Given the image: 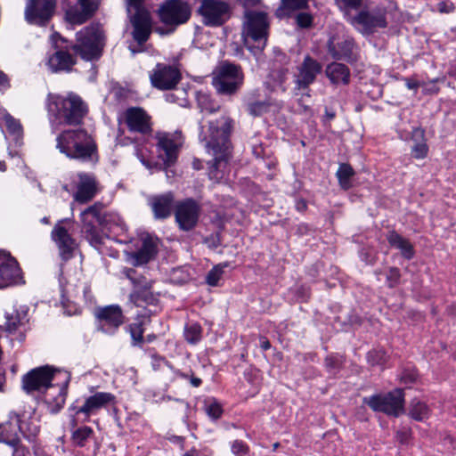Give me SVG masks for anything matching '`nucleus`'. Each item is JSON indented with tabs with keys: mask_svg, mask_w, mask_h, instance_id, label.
Returning a JSON list of instances; mask_svg holds the SVG:
<instances>
[{
	"mask_svg": "<svg viewBox=\"0 0 456 456\" xmlns=\"http://www.w3.org/2000/svg\"><path fill=\"white\" fill-rule=\"evenodd\" d=\"M70 375L65 370L40 367L32 370L22 379V387L27 393L48 388L45 401L51 412L59 411L64 405Z\"/></svg>",
	"mask_w": 456,
	"mask_h": 456,
	"instance_id": "obj_1",
	"label": "nucleus"
},
{
	"mask_svg": "<svg viewBox=\"0 0 456 456\" xmlns=\"http://www.w3.org/2000/svg\"><path fill=\"white\" fill-rule=\"evenodd\" d=\"M233 127V121L226 116L216 119L207 120V124H200V138L206 142V148L214 157V168L210 171L212 178L220 180L218 169L225 167L230 155V134Z\"/></svg>",
	"mask_w": 456,
	"mask_h": 456,
	"instance_id": "obj_2",
	"label": "nucleus"
},
{
	"mask_svg": "<svg viewBox=\"0 0 456 456\" xmlns=\"http://www.w3.org/2000/svg\"><path fill=\"white\" fill-rule=\"evenodd\" d=\"M47 109L55 121L69 126L81 124L88 111L86 102L74 93L65 95L49 94Z\"/></svg>",
	"mask_w": 456,
	"mask_h": 456,
	"instance_id": "obj_3",
	"label": "nucleus"
},
{
	"mask_svg": "<svg viewBox=\"0 0 456 456\" xmlns=\"http://www.w3.org/2000/svg\"><path fill=\"white\" fill-rule=\"evenodd\" d=\"M56 148L67 158L80 161L92 160L96 151L93 137L82 128L61 131L56 136Z\"/></svg>",
	"mask_w": 456,
	"mask_h": 456,
	"instance_id": "obj_4",
	"label": "nucleus"
},
{
	"mask_svg": "<svg viewBox=\"0 0 456 456\" xmlns=\"http://www.w3.org/2000/svg\"><path fill=\"white\" fill-rule=\"evenodd\" d=\"M269 19L265 9L247 10L244 12L242 36L245 45L252 50H263L266 45Z\"/></svg>",
	"mask_w": 456,
	"mask_h": 456,
	"instance_id": "obj_5",
	"label": "nucleus"
},
{
	"mask_svg": "<svg viewBox=\"0 0 456 456\" xmlns=\"http://www.w3.org/2000/svg\"><path fill=\"white\" fill-rule=\"evenodd\" d=\"M243 80L244 76L239 66L224 62L214 70L212 85L221 94H233L242 86Z\"/></svg>",
	"mask_w": 456,
	"mask_h": 456,
	"instance_id": "obj_6",
	"label": "nucleus"
},
{
	"mask_svg": "<svg viewBox=\"0 0 456 456\" xmlns=\"http://www.w3.org/2000/svg\"><path fill=\"white\" fill-rule=\"evenodd\" d=\"M103 47L102 32L94 27H87L77 35V43L72 46L74 52L86 61L98 59Z\"/></svg>",
	"mask_w": 456,
	"mask_h": 456,
	"instance_id": "obj_7",
	"label": "nucleus"
},
{
	"mask_svg": "<svg viewBox=\"0 0 456 456\" xmlns=\"http://www.w3.org/2000/svg\"><path fill=\"white\" fill-rule=\"evenodd\" d=\"M198 12L202 17L204 25L219 27L230 19L232 7L223 0H200Z\"/></svg>",
	"mask_w": 456,
	"mask_h": 456,
	"instance_id": "obj_8",
	"label": "nucleus"
},
{
	"mask_svg": "<svg viewBox=\"0 0 456 456\" xmlns=\"http://www.w3.org/2000/svg\"><path fill=\"white\" fill-rule=\"evenodd\" d=\"M158 14L160 21L173 31L177 26L188 21L191 10L183 1L167 0L160 5Z\"/></svg>",
	"mask_w": 456,
	"mask_h": 456,
	"instance_id": "obj_9",
	"label": "nucleus"
},
{
	"mask_svg": "<svg viewBox=\"0 0 456 456\" xmlns=\"http://www.w3.org/2000/svg\"><path fill=\"white\" fill-rule=\"evenodd\" d=\"M200 213L201 207L193 199L177 201L174 207L175 223L183 232L191 231L197 226Z\"/></svg>",
	"mask_w": 456,
	"mask_h": 456,
	"instance_id": "obj_10",
	"label": "nucleus"
},
{
	"mask_svg": "<svg viewBox=\"0 0 456 456\" xmlns=\"http://www.w3.org/2000/svg\"><path fill=\"white\" fill-rule=\"evenodd\" d=\"M373 411L398 416L403 411V393L395 389L387 395H376L363 399Z\"/></svg>",
	"mask_w": 456,
	"mask_h": 456,
	"instance_id": "obj_11",
	"label": "nucleus"
},
{
	"mask_svg": "<svg viewBox=\"0 0 456 456\" xmlns=\"http://www.w3.org/2000/svg\"><path fill=\"white\" fill-rule=\"evenodd\" d=\"M102 205L95 203L85 209L81 215L82 232L89 243L97 247L102 243V237L95 226V223L102 224L103 216L101 215Z\"/></svg>",
	"mask_w": 456,
	"mask_h": 456,
	"instance_id": "obj_12",
	"label": "nucleus"
},
{
	"mask_svg": "<svg viewBox=\"0 0 456 456\" xmlns=\"http://www.w3.org/2000/svg\"><path fill=\"white\" fill-rule=\"evenodd\" d=\"M67 20L71 24L86 22L97 8L96 0H62Z\"/></svg>",
	"mask_w": 456,
	"mask_h": 456,
	"instance_id": "obj_13",
	"label": "nucleus"
},
{
	"mask_svg": "<svg viewBox=\"0 0 456 456\" xmlns=\"http://www.w3.org/2000/svg\"><path fill=\"white\" fill-rule=\"evenodd\" d=\"M55 6L56 0H28L25 19L30 24L43 26L53 15Z\"/></svg>",
	"mask_w": 456,
	"mask_h": 456,
	"instance_id": "obj_14",
	"label": "nucleus"
},
{
	"mask_svg": "<svg viewBox=\"0 0 456 456\" xmlns=\"http://www.w3.org/2000/svg\"><path fill=\"white\" fill-rule=\"evenodd\" d=\"M119 122H124L130 132L148 134L151 132V117L141 107L126 109Z\"/></svg>",
	"mask_w": 456,
	"mask_h": 456,
	"instance_id": "obj_15",
	"label": "nucleus"
},
{
	"mask_svg": "<svg viewBox=\"0 0 456 456\" xmlns=\"http://www.w3.org/2000/svg\"><path fill=\"white\" fill-rule=\"evenodd\" d=\"M71 183L76 189L73 199L80 204L91 201L98 191L96 179L92 174L85 172L77 173L72 177Z\"/></svg>",
	"mask_w": 456,
	"mask_h": 456,
	"instance_id": "obj_16",
	"label": "nucleus"
},
{
	"mask_svg": "<svg viewBox=\"0 0 456 456\" xmlns=\"http://www.w3.org/2000/svg\"><path fill=\"white\" fill-rule=\"evenodd\" d=\"M151 85L160 90L173 89L180 81L179 70L169 65L158 63L150 75Z\"/></svg>",
	"mask_w": 456,
	"mask_h": 456,
	"instance_id": "obj_17",
	"label": "nucleus"
},
{
	"mask_svg": "<svg viewBox=\"0 0 456 456\" xmlns=\"http://www.w3.org/2000/svg\"><path fill=\"white\" fill-rule=\"evenodd\" d=\"M99 321V330L106 334H113L124 322V315L120 306L117 305L100 307L95 311Z\"/></svg>",
	"mask_w": 456,
	"mask_h": 456,
	"instance_id": "obj_18",
	"label": "nucleus"
},
{
	"mask_svg": "<svg viewBox=\"0 0 456 456\" xmlns=\"http://www.w3.org/2000/svg\"><path fill=\"white\" fill-rule=\"evenodd\" d=\"M125 273L135 288L134 291L130 295V301L137 306H142V303H152L154 301V296L151 292V289L153 281L142 276L136 278L134 276L135 271L133 269L126 270Z\"/></svg>",
	"mask_w": 456,
	"mask_h": 456,
	"instance_id": "obj_19",
	"label": "nucleus"
},
{
	"mask_svg": "<svg viewBox=\"0 0 456 456\" xmlns=\"http://www.w3.org/2000/svg\"><path fill=\"white\" fill-rule=\"evenodd\" d=\"M322 64L310 56H305L303 62L297 67L295 75L296 90H305L313 84L318 74L322 71Z\"/></svg>",
	"mask_w": 456,
	"mask_h": 456,
	"instance_id": "obj_20",
	"label": "nucleus"
},
{
	"mask_svg": "<svg viewBox=\"0 0 456 456\" xmlns=\"http://www.w3.org/2000/svg\"><path fill=\"white\" fill-rule=\"evenodd\" d=\"M21 270L14 257L0 252V288L23 283Z\"/></svg>",
	"mask_w": 456,
	"mask_h": 456,
	"instance_id": "obj_21",
	"label": "nucleus"
},
{
	"mask_svg": "<svg viewBox=\"0 0 456 456\" xmlns=\"http://www.w3.org/2000/svg\"><path fill=\"white\" fill-rule=\"evenodd\" d=\"M68 220L58 222L52 231V238L57 244L61 257L68 260L72 257L77 244L69 233V230L64 226Z\"/></svg>",
	"mask_w": 456,
	"mask_h": 456,
	"instance_id": "obj_22",
	"label": "nucleus"
},
{
	"mask_svg": "<svg viewBox=\"0 0 456 456\" xmlns=\"http://www.w3.org/2000/svg\"><path fill=\"white\" fill-rule=\"evenodd\" d=\"M328 53L336 60H350L354 57V40L344 34H336L327 42Z\"/></svg>",
	"mask_w": 456,
	"mask_h": 456,
	"instance_id": "obj_23",
	"label": "nucleus"
},
{
	"mask_svg": "<svg viewBox=\"0 0 456 456\" xmlns=\"http://www.w3.org/2000/svg\"><path fill=\"white\" fill-rule=\"evenodd\" d=\"M354 26H361L365 33H370L378 28L387 27L384 12H361L355 17L350 19Z\"/></svg>",
	"mask_w": 456,
	"mask_h": 456,
	"instance_id": "obj_24",
	"label": "nucleus"
},
{
	"mask_svg": "<svg viewBox=\"0 0 456 456\" xmlns=\"http://www.w3.org/2000/svg\"><path fill=\"white\" fill-rule=\"evenodd\" d=\"M175 197L170 191L149 197L148 203L156 219H166L170 216L174 209Z\"/></svg>",
	"mask_w": 456,
	"mask_h": 456,
	"instance_id": "obj_25",
	"label": "nucleus"
},
{
	"mask_svg": "<svg viewBox=\"0 0 456 456\" xmlns=\"http://www.w3.org/2000/svg\"><path fill=\"white\" fill-rule=\"evenodd\" d=\"M12 420L14 425L19 427L20 433L28 439L36 437L39 433L38 420L32 411L12 412Z\"/></svg>",
	"mask_w": 456,
	"mask_h": 456,
	"instance_id": "obj_26",
	"label": "nucleus"
},
{
	"mask_svg": "<svg viewBox=\"0 0 456 456\" xmlns=\"http://www.w3.org/2000/svg\"><path fill=\"white\" fill-rule=\"evenodd\" d=\"M114 395L110 393L99 392L88 397L84 405L76 410V414H84L86 419L102 407L107 405L114 400Z\"/></svg>",
	"mask_w": 456,
	"mask_h": 456,
	"instance_id": "obj_27",
	"label": "nucleus"
},
{
	"mask_svg": "<svg viewBox=\"0 0 456 456\" xmlns=\"http://www.w3.org/2000/svg\"><path fill=\"white\" fill-rule=\"evenodd\" d=\"M157 139L159 157L166 166L172 165L177 158L176 143L172 136L167 134H159Z\"/></svg>",
	"mask_w": 456,
	"mask_h": 456,
	"instance_id": "obj_28",
	"label": "nucleus"
},
{
	"mask_svg": "<svg viewBox=\"0 0 456 456\" xmlns=\"http://www.w3.org/2000/svg\"><path fill=\"white\" fill-rule=\"evenodd\" d=\"M134 26V39L140 45L146 42L151 34V20L148 12H142L139 15L130 16Z\"/></svg>",
	"mask_w": 456,
	"mask_h": 456,
	"instance_id": "obj_29",
	"label": "nucleus"
},
{
	"mask_svg": "<svg viewBox=\"0 0 456 456\" xmlns=\"http://www.w3.org/2000/svg\"><path fill=\"white\" fill-rule=\"evenodd\" d=\"M157 253L156 240L150 236L142 239V245L136 252L130 254V258L134 265H141L151 261Z\"/></svg>",
	"mask_w": 456,
	"mask_h": 456,
	"instance_id": "obj_30",
	"label": "nucleus"
},
{
	"mask_svg": "<svg viewBox=\"0 0 456 456\" xmlns=\"http://www.w3.org/2000/svg\"><path fill=\"white\" fill-rule=\"evenodd\" d=\"M76 60L66 51H57L47 61V65L52 72L69 71L75 65Z\"/></svg>",
	"mask_w": 456,
	"mask_h": 456,
	"instance_id": "obj_31",
	"label": "nucleus"
},
{
	"mask_svg": "<svg viewBox=\"0 0 456 456\" xmlns=\"http://www.w3.org/2000/svg\"><path fill=\"white\" fill-rule=\"evenodd\" d=\"M325 73L330 82L335 85H347L350 81V70L342 63L333 62L329 64L326 67Z\"/></svg>",
	"mask_w": 456,
	"mask_h": 456,
	"instance_id": "obj_32",
	"label": "nucleus"
},
{
	"mask_svg": "<svg viewBox=\"0 0 456 456\" xmlns=\"http://www.w3.org/2000/svg\"><path fill=\"white\" fill-rule=\"evenodd\" d=\"M19 427L14 425L12 420V412L9 416V420L0 425V442L6 443L12 446H18Z\"/></svg>",
	"mask_w": 456,
	"mask_h": 456,
	"instance_id": "obj_33",
	"label": "nucleus"
},
{
	"mask_svg": "<svg viewBox=\"0 0 456 456\" xmlns=\"http://www.w3.org/2000/svg\"><path fill=\"white\" fill-rule=\"evenodd\" d=\"M387 239L392 247L401 251V254L403 257L406 259H411L413 257V246L407 239L402 237L400 234L394 231L387 234Z\"/></svg>",
	"mask_w": 456,
	"mask_h": 456,
	"instance_id": "obj_34",
	"label": "nucleus"
},
{
	"mask_svg": "<svg viewBox=\"0 0 456 456\" xmlns=\"http://www.w3.org/2000/svg\"><path fill=\"white\" fill-rule=\"evenodd\" d=\"M414 144L411 147V155L414 159H421L427 157L428 147L425 140V132L420 128H414L411 133Z\"/></svg>",
	"mask_w": 456,
	"mask_h": 456,
	"instance_id": "obj_35",
	"label": "nucleus"
},
{
	"mask_svg": "<svg viewBox=\"0 0 456 456\" xmlns=\"http://www.w3.org/2000/svg\"><path fill=\"white\" fill-rule=\"evenodd\" d=\"M338 183L343 190H348L353 186L354 171L348 164H341L336 173Z\"/></svg>",
	"mask_w": 456,
	"mask_h": 456,
	"instance_id": "obj_36",
	"label": "nucleus"
},
{
	"mask_svg": "<svg viewBox=\"0 0 456 456\" xmlns=\"http://www.w3.org/2000/svg\"><path fill=\"white\" fill-rule=\"evenodd\" d=\"M409 414L413 419L417 421H423L428 419L430 415V409L425 403L414 399L411 403Z\"/></svg>",
	"mask_w": 456,
	"mask_h": 456,
	"instance_id": "obj_37",
	"label": "nucleus"
},
{
	"mask_svg": "<svg viewBox=\"0 0 456 456\" xmlns=\"http://www.w3.org/2000/svg\"><path fill=\"white\" fill-rule=\"evenodd\" d=\"M308 0H281V6L277 10V15L283 17L290 12L305 8Z\"/></svg>",
	"mask_w": 456,
	"mask_h": 456,
	"instance_id": "obj_38",
	"label": "nucleus"
},
{
	"mask_svg": "<svg viewBox=\"0 0 456 456\" xmlns=\"http://www.w3.org/2000/svg\"><path fill=\"white\" fill-rule=\"evenodd\" d=\"M1 119L7 131L15 138H19L22 135V126L19 120L15 119L8 113H3Z\"/></svg>",
	"mask_w": 456,
	"mask_h": 456,
	"instance_id": "obj_39",
	"label": "nucleus"
},
{
	"mask_svg": "<svg viewBox=\"0 0 456 456\" xmlns=\"http://www.w3.org/2000/svg\"><path fill=\"white\" fill-rule=\"evenodd\" d=\"M197 102L201 111L212 113L219 109V105L213 102L210 96L205 93L197 94Z\"/></svg>",
	"mask_w": 456,
	"mask_h": 456,
	"instance_id": "obj_40",
	"label": "nucleus"
},
{
	"mask_svg": "<svg viewBox=\"0 0 456 456\" xmlns=\"http://www.w3.org/2000/svg\"><path fill=\"white\" fill-rule=\"evenodd\" d=\"M204 411L212 419H217L223 414V407L221 403L214 398H210L205 401Z\"/></svg>",
	"mask_w": 456,
	"mask_h": 456,
	"instance_id": "obj_41",
	"label": "nucleus"
},
{
	"mask_svg": "<svg viewBox=\"0 0 456 456\" xmlns=\"http://www.w3.org/2000/svg\"><path fill=\"white\" fill-rule=\"evenodd\" d=\"M226 266H227L226 264L217 265L214 266L207 274V277H206L207 283L210 286H216L224 273V268Z\"/></svg>",
	"mask_w": 456,
	"mask_h": 456,
	"instance_id": "obj_42",
	"label": "nucleus"
},
{
	"mask_svg": "<svg viewBox=\"0 0 456 456\" xmlns=\"http://www.w3.org/2000/svg\"><path fill=\"white\" fill-rule=\"evenodd\" d=\"M129 332L134 346H141L143 342V328L142 322L133 323L129 326Z\"/></svg>",
	"mask_w": 456,
	"mask_h": 456,
	"instance_id": "obj_43",
	"label": "nucleus"
},
{
	"mask_svg": "<svg viewBox=\"0 0 456 456\" xmlns=\"http://www.w3.org/2000/svg\"><path fill=\"white\" fill-rule=\"evenodd\" d=\"M185 339L191 344L197 343L201 338V328L198 324H191L185 328Z\"/></svg>",
	"mask_w": 456,
	"mask_h": 456,
	"instance_id": "obj_44",
	"label": "nucleus"
},
{
	"mask_svg": "<svg viewBox=\"0 0 456 456\" xmlns=\"http://www.w3.org/2000/svg\"><path fill=\"white\" fill-rule=\"evenodd\" d=\"M93 430L89 427H83L77 429L73 435L72 439L74 443L79 446H83L87 438L92 435Z\"/></svg>",
	"mask_w": 456,
	"mask_h": 456,
	"instance_id": "obj_45",
	"label": "nucleus"
},
{
	"mask_svg": "<svg viewBox=\"0 0 456 456\" xmlns=\"http://www.w3.org/2000/svg\"><path fill=\"white\" fill-rule=\"evenodd\" d=\"M273 107L270 102H256L248 105V111L253 116H260Z\"/></svg>",
	"mask_w": 456,
	"mask_h": 456,
	"instance_id": "obj_46",
	"label": "nucleus"
},
{
	"mask_svg": "<svg viewBox=\"0 0 456 456\" xmlns=\"http://www.w3.org/2000/svg\"><path fill=\"white\" fill-rule=\"evenodd\" d=\"M143 0H128L127 2V12L130 16L139 15L142 12H148L142 7Z\"/></svg>",
	"mask_w": 456,
	"mask_h": 456,
	"instance_id": "obj_47",
	"label": "nucleus"
},
{
	"mask_svg": "<svg viewBox=\"0 0 456 456\" xmlns=\"http://www.w3.org/2000/svg\"><path fill=\"white\" fill-rule=\"evenodd\" d=\"M296 20L300 28H309L313 22V17L306 12H300L296 16Z\"/></svg>",
	"mask_w": 456,
	"mask_h": 456,
	"instance_id": "obj_48",
	"label": "nucleus"
},
{
	"mask_svg": "<svg viewBox=\"0 0 456 456\" xmlns=\"http://www.w3.org/2000/svg\"><path fill=\"white\" fill-rule=\"evenodd\" d=\"M368 359L372 364H383L386 362V354L383 351H372L369 353Z\"/></svg>",
	"mask_w": 456,
	"mask_h": 456,
	"instance_id": "obj_49",
	"label": "nucleus"
},
{
	"mask_svg": "<svg viewBox=\"0 0 456 456\" xmlns=\"http://www.w3.org/2000/svg\"><path fill=\"white\" fill-rule=\"evenodd\" d=\"M22 324V320L19 319L17 315L12 314L7 318L5 327L9 332H12L18 330V328Z\"/></svg>",
	"mask_w": 456,
	"mask_h": 456,
	"instance_id": "obj_50",
	"label": "nucleus"
},
{
	"mask_svg": "<svg viewBox=\"0 0 456 456\" xmlns=\"http://www.w3.org/2000/svg\"><path fill=\"white\" fill-rule=\"evenodd\" d=\"M243 4L245 11L256 10V9H265L261 0H240Z\"/></svg>",
	"mask_w": 456,
	"mask_h": 456,
	"instance_id": "obj_51",
	"label": "nucleus"
},
{
	"mask_svg": "<svg viewBox=\"0 0 456 456\" xmlns=\"http://www.w3.org/2000/svg\"><path fill=\"white\" fill-rule=\"evenodd\" d=\"M341 8L347 9H357L362 4V0H338Z\"/></svg>",
	"mask_w": 456,
	"mask_h": 456,
	"instance_id": "obj_52",
	"label": "nucleus"
},
{
	"mask_svg": "<svg viewBox=\"0 0 456 456\" xmlns=\"http://www.w3.org/2000/svg\"><path fill=\"white\" fill-rule=\"evenodd\" d=\"M400 278V272L397 268H390L387 273V281L389 282V286H395Z\"/></svg>",
	"mask_w": 456,
	"mask_h": 456,
	"instance_id": "obj_53",
	"label": "nucleus"
},
{
	"mask_svg": "<svg viewBox=\"0 0 456 456\" xmlns=\"http://www.w3.org/2000/svg\"><path fill=\"white\" fill-rule=\"evenodd\" d=\"M232 450L233 453L237 454L238 456H242L247 452L248 449L242 442L235 441L232 444Z\"/></svg>",
	"mask_w": 456,
	"mask_h": 456,
	"instance_id": "obj_54",
	"label": "nucleus"
},
{
	"mask_svg": "<svg viewBox=\"0 0 456 456\" xmlns=\"http://www.w3.org/2000/svg\"><path fill=\"white\" fill-rule=\"evenodd\" d=\"M305 98H307V99L310 98V94L308 93L304 94L302 95V97L298 100V104L301 107V111L303 113L308 114V113H311V109H310V107L307 104L305 103Z\"/></svg>",
	"mask_w": 456,
	"mask_h": 456,
	"instance_id": "obj_55",
	"label": "nucleus"
},
{
	"mask_svg": "<svg viewBox=\"0 0 456 456\" xmlns=\"http://www.w3.org/2000/svg\"><path fill=\"white\" fill-rule=\"evenodd\" d=\"M12 456H33L24 446L19 445L14 448Z\"/></svg>",
	"mask_w": 456,
	"mask_h": 456,
	"instance_id": "obj_56",
	"label": "nucleus"
},
{
	"mask_svg": "<svg viewBox=\"0 0 456 456\" xmlns=\"http://www.w3.org/2000/svg\"><path fill=\"white\" fill-rule=\"evenodd\" d=\"M417 379V374L413 371L411 372H404L402 376H401V380L404 383H411V382H413L415 381Z\"/></svg>",
	"mask_w": 456,
	"mask_h": 456,
	"instance_id": "obj_57",
	"label": "nucleus"
},
{
	"mask_svg": "<svg viewBox=\"0 0 456 456\" xmlns=\"http://www.w3.org/2000/svg\"><path fill=\"white\" fill-rule=\"evenodd\" d=\"M406 81V86L410 90H416L418 89L421 84L419 81L413 80V79H405Z\"/></svg>",
	"mask_w": 456,
	"mask_h": 456,
	"instance_id": "obj_58",
	"label": "nucleus"
},
{
	"mask_svg": "<svg viewBox=\"0 0 456 456\" xmlns=\"http://www.w3.org/2000/svg\"><path fill=\"white\" fill-rule=\"evenodd\" d=\"M260 346L263 350H268L271 347V344L266 338L261 337L260 338Z\"/></svg>",
	"mask_w": 456,
	"mask_h": 456,
	"instance_id": "obj_59",
	"label": "nucleus"
},
{
	"mask_svg": "<svg viewBox=\"0 0 456 456\" xmlns=\"http://www.w3.org/2000/svg\"><path fill=\"white\" fill-rule=\"evenodd\" d=\"M326 365L330 368L337 367V361L333 357H327L325 360Z\"/></svg>",
	"mask_w": 456,
	"mask_h": 456,
	"instance_id": "obj_60",
	"label": "nucleus"
},
{
	"mask_svg": "<svg viewBox=\"0 0 456 456\" xmlns=\"http://www.w3.org/2000/svg\"><path fill=\"white\" fill-rule=\"evenodd\" d=\"M141 162L143 166H145L147 168L151 169L152 167H156L157 164H154L149 160L144 159L143 158H141Z\"/></svg>",
	"mask_w": 456,
	"mask_h": 456,
	"instance_id": "obj_61",
	"label": "nucleus"
},
{
	"mask_svg": "<svg viewBox=\"0 0 456 456\" xmlns=\"http://www.w3.org/2000/svg\"><path fill=\"white\" fill-rule=\"evenodd\" d=\"M438 10L441 12H449V9H447V4L444 2H441L438 4Z\"/></svg>",
	"mask_w": 456,
	"mask_h": 456,
	"instance_id": "obj_62",
	"label": "nucleus"
},
{
	"mask_svg": "<svg viewBox=\"0 0 456 456\" xmlns=\"http://www.w3.org/2000/svg\"><path fill=\"white\" fill-rule=\"evenodd\" d=\"M191 383L193 387H199L201 384V379L199 378H192Z\"/></svg>",
	"mask_w": 456,
	"mask_h": 456,
	"instance_id": "obj_63",
	"label": "nucleus"
},
{
	"mask_svg": "<svg viewBox=\"0 0 456 456\" xmlns=\"http://www.w3.org/2000/svg\"><path fill=\"white\" fill-rule=\"evenodd\" d=\"M183 456H201L200 452L197 450H191L188 452H186Z\"/></svg>",
	"mask_w": 456,
	"mask_h": 456,
	"instance_id": "obj_64",
	"label": "nucleus"
}]
</instances>
